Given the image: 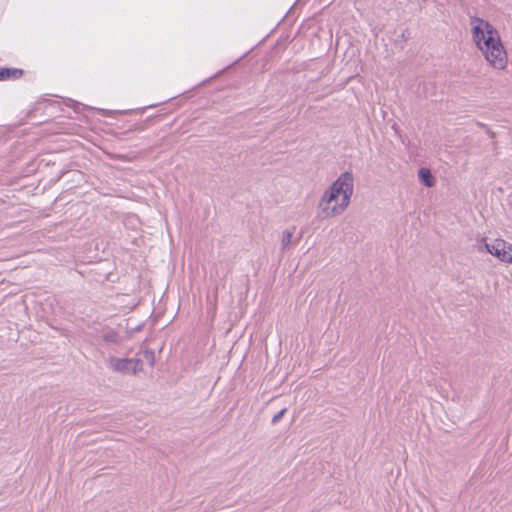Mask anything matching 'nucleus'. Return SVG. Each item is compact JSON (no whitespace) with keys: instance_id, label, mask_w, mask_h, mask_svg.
I'll return each instance as SVG.
<instances>
[{"instance_id":"nucleus-5","label":"nucleus","mask_w":512,"mask_h":512,"mask_svg":"<svg viewBox=\"0 0 512 512\" xmlns=\"http://www.w3.org/2000/svg\"><path fill=\"white\" fill-rule=\"evenodd\" d=\"M22 74V70L17 68H2L0 69V81L18 79L22 76Z\"/></svg>"},{"instance_id":"nucleus-9","label":"nucleus","mask_w":512,"mask_h":512,"mask_svg":"<svg viewBox=\"0 0 512 512\" xmlns=\"http://www.w3.org/2000/svg\"><path fill=\"white\" fill-rule=\"evenodd\" d=\"M505 263L506 264H511L512 265V244H511V247H510V250H509V253H508V256L505 260Z\"/></svg>"},{"instance_id":"nucleus-2","label":"nucleus","mask_w":512,"mask_h":512,"mask_svg":"<svg viewBox=\"0 0 512 512\" xmlns=\"http://www.w3.org/2000/svg\"><path fill=\"white\" fill-rule=\"evenodd\" d=\"M354 193V179L351 173H342L324 191L318 204V215L322 219L341 216L349 207Z\"/></svg>"},{"instance_id":"nucleus-4","label":"nucleus","mask_w":512,"mask_h":512,"mask_svg":"<svg viewBox=\"0 0 512 512\" xmlns=\"http://www.w3.org/2000/svg\"><path fill=\"white\" fill-rule=\"evenodd\" d=\"M109 366L114 371L123 375H134L143 369V362L138 358H109Z\"/></svg>"},{"instance_id":"nucleus-6","label":"nucleus","mask_w":512,"mask_h":512,"mask_svg":"<svg viewBox=\"0 0 512 512\" xmlns=\"http://www.w3.org/2000/svg\"><path fill=\"white\" fill-rule=\"evenodd\" d=\"M419 180L426 187H432L435 184V179L427 168H421L418 172Z\"/></svg>"},{"instance_id":"nucleus-7","label":"nucleus","mask_w":512,"mask_h":512,"mask_svg":"<svg viewBox=\"0 0 512 512\" xmlns=\"http://www.w3.org/2000/svg\"><path fill=\"white\" fill-rule=\"evenodd\" d=\"M292 237H293L292 232H290V231L283 232L282 240H281L283 247H287L291 244Z\"/></svg>"},{"instance_id":"nucleus-1","label":"nucleus","mask_w":512,"mask_h":512,"mask_svg":"<svg viewBox=\"0 0 512 512\" xmlns=\"http://www.w3.org/2000/svg\"><path fill=\"white\" fill-rule=\"evenodd\" d=\"M470 27L473 42L489 65L495 69H504L507 64V53L497 29L479 17L470 20Z\"/></svg>"},{"instance_id":"nucleus-8","label":"nucleus","mask_w":512,"mask_h":512,"mask_svg":"<svg viewBox=\"0 0 512 512\" xmlns=\"http://www.w3.org/2000/svg\"><path fill=\"white\" fill-rule=\"evenodd\" d=\"M286 412H287V408H283L277 414H275L271 421L272 424L273 425L277 424L283 418V416L285 415Z\"/></svg>"},{"instance_id":"nucleus-3","label":"nucleus","mask_w":512,"mask_h":512,"mask_svg":"<svg viewBox=\"0 0 512 512\" xmlns=\"http://www.w3.org/2000/svg\"><path fill=\"white\" fill-rule=\"evenodd\" d=\"M478 245L480 249H484L494 258L505 263L512 244L502 238L483 237L478 240Z\"/></svg>"},{"instance_id":"nucleus-10","label":"nucleus","mask_w":512,"mask_h":512,"mask_svg":"<svg viewBox=\"0 0 512 512\" xmlns=\"http://www.w3.org/2000/svg\"><path fill=\"white\" fill-rule=\"evenodd\" d=\"M148 356H150V362L151 364L154 363V354L153 353H150V354H147Z\"/></svg>"}]
</instances>
